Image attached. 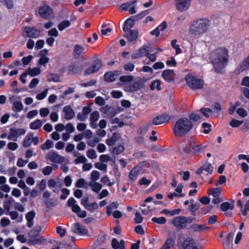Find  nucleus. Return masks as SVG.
<instances>
[{
  "label": "nucleus",
  "instance_id": "54",
  "mask_svg": "<svg viewBox=\"0 0 249 249\" xmlns=\"http://www.w3.org/2000/svg\"><path fill=\"white\" fill-rule=\"evenodd\" d=\"M148 14V12L147 10H144L142 11V12L139 13L138 14L135 15L133 17V18L135 19V21H137L145 16H146Z\"/></svg>",
  "mask_w": 249,
  "mask_h": 249
},
{
  "label": "nucleus",
  "instance_id": "53",
  "mask_svg": "<svg viewBox=\"0 0 249 249\" xmlns=\"http://www.w3.org/2000/svg\"><path fill=\"white\" fill-rule=\"evenodd\" d=\"M98 208V205L96 202H93L91 204H89L88 206H86V209L91 212H93Z\"/></svg>",
  "mask_w": 249,
  "mask_h": 249
},
{
  "label": "nucleus",
  "instance_id": "39",
  "mask_svg": "<svg viewBox=\"0 0 249 249\" xmlns=\"http://www.w3.org/2000/svg\"><path fill=\"white\" fill-rule=\"evenodd\" d=\"M118 134L116 133H114L111 137L106 140V143L108 146H112L117 141Z\"/></svg>",
  "mask_w": 249,
  "mask_h": 249
},
{
  "label": "nucleus",
  "instance_id": "17",
  "mask_svg": "<svg viewBox=\"0 0 249 249\" xmlns=\"http://www.w3.org/2000/svg\"><path fill=\"white\" fill-rule=\"evenodd\" d=\"M91 111V108L90 107H84L82 109V111L78 113L77 119L80 121H85L88 118V115Z\"/></svg>",
  "mask_w": 249,
  "mask_h": 249
},
{
  "label": "nucleus",
  "instance_id": "31",
  "mask_svg": "<svg viewBox=\"0 0 249 249\" xmlns=\"http://www.w3.org/2000/svg\"><path fill=\"white\" fill-rule=\"evenodd\" d=\"M73 52L74 55L77 57L86 53L85 49L82 46L77 44L74 46Z\"/></svg>",
  "mask_w": 249,
  "mask_h": 249
},
{
  "label": "nucleus",
  "instance_id": "41",
  "mask_svg": "<svg viewBox=\"0 0 249 249\" xmlns=\"http://www.w3.org/2000/svg\"><path fill=\"white\" fill-rule=\"evenodd\" d=\"M161 82L160 80H155L153 81L150 85V88L151 90L157 89L158 90L161 89Z\"/></svg>",
  "mask_w": 249,
  "mask_h": 249
},
{
  "label": "nucleus",
  "instance_id": "6",
  "mask_svg": "<svg viewBox=\"0 0 249 249\" xmlns=\"http://www.w3.org/2000/svg\"><path fill=\"white\" fill-rule=\"evenodd\" d=\"M172 224L178 230H182L186 228L185 216H178L174 217L172 220Z\"/></svg>",
  "mask_w": 249,
  "mask_h": 249
},
{
  "label": "nucleus",
  "instance_id": "20",
  "mask_svg": "<svg viewBox=\"0 0 249 249\" xmlns=\"http://www.w3.org/2000/svg\"><path fill=\"white\" fill-rule=\"evenodd\" d=\"M6 215H10L11 218L13 220H17L18 223H20L23 220L22 214H19L16 211H7L5 213Z\"/></svg>",
  "mask_w": 249,
  "mask_h": 249
},
{
  "label": "nucleus",
  "instance_id": "52",
  "mask_svg": "<svg viewBox=\"0 0 249 249\" xmlns=\"http://www.w3.org/2000/svg\"><path fill=\"white\" fill-rule=\"evenodd\" d=\"M87 156L90 159H95L97 155L94 149H90L87 151Z\"/></svg>",
  "mask_w": 249,
  "mask_h": 249
},
{
  "label": "nucleus",
  "instance_id": "57",
  "mask_svg": "<svg viewBox=\"0 0 249 249\" xmlns=\"http://www.w3.org/2000/svg\"><path fill=\"white\" fill-rule=\"evenodd\" d=\"M99 118V113L97 111H93L90 117V121L91 122H97Z\"/></svg>",
  "mask_w": 249,
  "mask_h": 249
},
{
  "label": "nucleus",
  "instance_id": "18",
  "mask_svg": "<svg viewBox=\"0 0 249 249\" xmlns=\"http://www.w3.org/2000/svg\"><path fill=\"white\" fill-rule=\"evenodd\" d=\"M25 32L27 34L28 37L36 38L40 35V31L34 27H26L24 30Z\"/></svg>",
  "mask_w": 249,
  "mask_h": 249
},
{
  "label": "nucleus",
  "instance_id": "43",
  "mask_svg": "<svg viewBox=\"0 0 249 249\" xmlns=\"http://www.w3.org/2000/svg\"><path fill=\"white\" fill-rule=\"evenodd\" d=\"M175 240L173 238H168L162 246L163 249H169L174 246Z\"/></svg>",
  "mask_w": 249,
  "mask_h": 249
},
{
  "label": "nucleus",
  "instance_id": "3",
  "mask_svg": "<svg viewBox=\"0 0 249 249\" xmlns=\"http://www.w3.org/2000/svg\"><path fill=\"white\" fill-rule=\"evenodd\" d=\"M193 126L191 121L188 119L180 118L175 124L174 132L177 136L182 137L188 133L192 129Z\"/></svg>",
  "mask_w": 249,
  "mask_h": 249
},
{
  "label": "nucleus",
  "instance_id": "47",
  "mask_svg": "<svg viewBox=\"0 0 249 249\" xmlns=\"http://www.w3.org/2000/svg\"><path fill=\"white\" fill-rule=\"evenodd\" d=\"M177 40L176 39L173 40L171 42V45L172 48L175 50L176 53L177 54H179L181 53L182 50L180 48L179 45L177 44Z\"/></svg>",
  "mask_w": 249,
  "mask_h": 249
},
{
  "label": "nucleus",
  "instance_id": "16",
  "mask_svg": "<svg viewBox=\"0 0 249 249\" xmlns=\"http://www.w3.org/2000/svg\"><path fill=\"white\" fill-rule=\"evenodd\" d=\"M139 32L136 30H129L125 32L124 37H125L128 41L132 42L137 39Z\"/></svg>",
  "mask_w": 249,
  "mask_h": 249
},
{
  "label": "nucleus",
  "instance_id": "27",
  "mask_svg": "<svg viewBox=\"0 0 249 249\" xmlns=\"http://www.w3.org/2000/svg\"><path fill=\"white\" fill-rule=\"evenodd\" d=\"M41 227L40 226H36L33 229L30 231L28 233L29 238H34L38 236L41 231Z\"/></svg>",
  "mask_w": 249,
  "mask_h": 249
},
{
  "label": "nucleus",
  "instance_id": "35",
  "mask_svg": "<svg viewBox=\"0 0 249 249\" xmlns=\"http://www.w3.org/2000/svg\"><path fill=\"white\" fill-rule=\"evenodd\" d=\"M105 80L107 82H111L115 80V72L109 71L106 72L104 75Z\"/></svg>",
  "mask_w": 249,
  "mask_h": 249
},
{
  "label": "nucleus",
  "instance_id": "58",
  "mask_svg": "<svg viewBox=\"0 0 249 249\" xmlns=\"http://www.w3.org/2000/svg\"><path fill=\"white\" fill-rule=\"evenodd\" d=\"M100 178V173L96 170H93L91 173V180L93 182L98 180Z\"/></svg>",
  "mask_w": 249,
  "mask_h": 249
},
{
  "label": "nucleus",
  "instance_id": "48",
  "mask_svg": "<svg viewBox=\"0 0 249 249\" xmlns=\"http://www.w3.org/2000/svg\"><path fill=\"white\" fill-rule=\"evenodd\" d=\"M71 25V22L69 20H64L61 22L58 25V28L60 31H63Z\"/></svg>",
  "mask_w": 249,
  "mask_h": 249
},
{
  "label": "nucleus",
  "instance_id": "49",
  "mask_svg": "<svg viewBox=\"0 0 249 249\" xmlns=\"http://www.w3.org/2000/svg\"><path fill=\"white\" fill-rule=\"evenodd\" d=\"M200 112L202 113V114L207 118H209L210 114H212L213 111L211 109L209 108H204L202 107L200 109Z\"/></svg>",
  "mask_w": 249,
  "mask_h": 249
},
{
  "label": "nucleus",
  "instance_id": "50",
  "mask_svg": "<svg viewBox=\"0 0 249 249\" xmlns=\"http://www.w3.org/2000/svg\"><path fill=\"white\" fill-rule=\"evenodd\" d=\"M151 220L153 222L159 224H163L166 222V219L164 217H154L152 218Z\"/></svg>",
  "mask_w": 249,
  "mask_h": 249
},
{
  "label": "nucleus",
  "instance_id": "24",
  "mask_svg": "<svg viewBox=\"0 0 249 249\" xmlns=\"http://www.w3.org/2000/svg\"><path fill=\"white\" fill-rule=\"evenodd\" d=\"M111 247L114 249H125L124 241L121 240L119 242L116 238H113L111 241Z\"/></svg>",
  "mask_w": 249,
  "mask_h": 249
},
{
  "label": "nucleus",
  "instance_id": "45",
  "mask_svg": "<svg viewBox=\"0 0 249 249\" xmlns=\"http://www.w3.org/2000/svg\"><path fill=\"white\" fill-rule=\"evenodd\" d=\"M53 142L50 140H47L45 143L41 145V148L43 150H48L53 146Z\"/></svg>",
  "mask_w": 249,
  "mask_h": 249
},
{
  "label": "nucleus",
  "instance_id": "59",
  "mask_svg": "<svg viewBox=\"0 0 249 249\" xmlns=\"http://www.w3.org/2000/svg\"><path fill=\"white\" fill-rule=\"evenodd\" d=\"M243 123V121L232 119L230 123V125L232 127H237Z\"/></svg>",
  "mask_w": 249,
  "mask_h": 249
},
{
  "label": "nucleus",
  "instance_id": "14",
  "mask_svg": "<svg viewBox=\"0 0 249 249\" xmlns=\"http://www.w3.org/2000/svg\"><path fill=\"white\" fill-rule=\"evenodd\" d=\"M170 119V116L168 114H162L154 117L152 120V124L157 125L163 124L168 122Z\"/></svg>",
  "mask_w": 249,
  "mask_h": 249
},
{
  "label": "nucleus",
  "instance_id": "42",
  "mask_svg": "<svg viewBox=\"0 0 249 249\" xmlns=\"http://www.w3.org/2000/svg\"><path fill=\"white\" fill-rule=\"evenodd\" d=\"M32 136V134H29L26 136L23 142V146L24 147L27 148L30 146L32 143L31 137Z\"/></svg>",
  "mask_w": 249,
  "mask_h": 249
},
{
  "label": "nucleus",
  "instance_id": "29",
  "mask_svg": "<svg viewBox=\"0 0 249 249\" xmlns=\"http://www.w3.org/2000/svg\"><path fill=\"white\" fill-rule=\"evenodd\" d=\"M124 150V147L123 145L120 144L109 149V151L112 155H119Z\"/></svg>",
  "mask_w": 249,
  "mask_h": 249
},
{
  "label": "nucleus",
  "instance_id": "12",
  "mask_svg": "<svg viewBox=\"0 0 249 249\" xmlns=\"http://www.w3.org/2000/svg\"><path fill=\"white\" fill-rule=\"evenodd\" d=\"M47 158L52 162L61 163L64 161V157L59 155L55 152H50L47 155Z\"/></svg>",
  "mask_w": 249,
  "mask_h": 249
},
{
  "label": "nucleus",
  "instance_id": "9",
  "mask_svg": "<svg viewBox=\"0 0 249 249\" xmlns=\"http://www.w3.org/2000/svg\"><path fill=\"white\" fill-rule=\"evenodd\" d=\"M38 14L42 18L48 19L53 14V10L50 6L44 5L40 7Z\"/></svg>",
  "mask_w": 249,
  "mask_h": 249
},
{
  "label": "nucleus",
  "instance_id": "37",
  "mask_svg": "<svg viewBox=\"0 0 249 249\" xmlns=\"http://www.w3.org/2000/svg\"><path fill=\"white\" fill-rule=\"evenodd\" d=\"M14 203H15V200L12 197H10L8 200L4 201L3 207L6 212L10 211L11 207Z\"/></svg>",
  "mask_w": 249,
  "mask_h": 249
},
{
  "label": "nucleus",
  "instance_id": "19",
  "mask_svg": "<svg viewBox=\"0 0 249 249\" xmlns=\"http://www.w3.org/2000/svg\"><path fill=\"white\" fill-rule=\"evenodd\" d=\"M203 171L207 172L209 174H212L213 172V167L212 166L211 163L208 161H206L199 169L196 171V174L199 175L201 174Z\"/></svg>",
  "mask_w": 249,
  "mask_h": 249
},
{
  "label": "nucleus",
  "instance_id": "1",
  "mask_svg": "<svg viewBox=\"0 0 249 249\" xmlns=\"http://www.w3.org/2000/svg\"><path fill=\"white\" fill-rule=\"evenodd\" d=\"M210 59L214 71L220 73L226 66L229 59L228 50L225 48L217 49L211 53Z\"/></svg>",
  "mask_w": 249,
  "mask_h": 249
},
{
  "label": "nucleus",
  "instance_id": "8",
  "mask_svg": "<svg viewBox=\"0 0 249 249\" xmlns=\"http://www.w3.org/2000/svg\"><path fill=\"white\" fill-rule=\"evenodd\" d=\"M189 145L190 148L193 150V154L197 155L203 152V151L207 148V145H203L202 144H197L195 142H189Z\"/></svg>",
  "mask_w": 249,
  "mask_h": 249
},
{
  "label": "nucleus",
  "instance_id": "63",
  "mask_svg": "<svg viewBox=\"0 0 249 249\" xmlns=\"http://www.w3.org/2000/svg\"><path fill=\"white\" fill-rule=\"evenodd\" d=\"M45 204L46 208L50 209L55 207L56 205V203L52 199H49L45 201Z\"/></svg>",
  "mask_w": 249,
  "mask_h": 249
},
{
  "label": "nucleus",
  "instance_id": "51",
  "mask_svg": "<svg viewBox=\"0 0 249 249\" xmlns=\"http://www.w3.org/2000/svg\"><path fill=\"white\" fill-rule=\"evenodd\" d=\"M190 229L193 230L195 231H203L204 225H198L197 224H193L190 226Z\"/></svg>",
  "mask_w": 249,
  "mask_h": 249
},
{
  "label": "nucleus",
  "instance_id": "60",
  "mask_svg": "<svg viewBox=\"0 0 249 249\" xmlns=\"http://www.w3.org/2000/svg\"><path fill=\"white\" fill-rule=\"evenodd\" d=\"M124 68L126 71H132L134 70L135 65L131 62H128L124 65Z\"/></svg>",
  "mask_w": 249,
  "mask_h": 249
},
{
  "label": "nucleus",
  "instance_id": "22",
  "mask_svg": "<svg viewBox=\"0 0 249 249\" xmlns=\"http://www.w3.org/2000/svg\"><path fill=\"white\" fill-rule=\"evenodd\" d=\"M36 216L35 211H31L26 214L25 218L27 220V226L28 228H32L34 225V219Z\"/></svg>",
  "mask_w": 249,
  "mask_h": 249
},
{
  "label": "nucleus",
  "instance_id": "21",
  "mask_svg": "<svg viewBox=\"0 0 249 249\" xmlns=\"http://www.w3.org/2000/svg\"><path fill=\"white\" fill-rule=\"evenodd\" d=\"M65 113L64 118L67 120L72 119L75 116V113L70 106H65L63 110Z\"/></svg>",
  "mask_w": 249,
  "mask_h": 249
},
{
  "label": "nucleus",
  "instance_id": "4",
  "mask_svg": "<svg viewBox=\"0 0 249 249\" xmlns=\"http://www.w3.org/2000/svg\"><path fill=\"white\" fill-rule=\"evenodd\" d=\"M185 80L188 86L193 90L200 89L203 88L204 80L192 74H187Z\"/></svg>",
  "mask_w": 249,
  "mask_h": 249
},
{
  "label": "nucleus",
  "instance_id": "62",
  "mask_svg": "<svg viewBox=\"0 0 249 249\" xmlns=\"http://www.w3.org/2000/svg\"><path fill=\"white\" fill-rule=\"evenodd\" d=\"M39 112L41 117H46L49 115L50 110L47 107H42L40 109Z\"/></svg>",
  "mask_w": 249,
  "mask_h": 249
},
{
  "label": "nucleus",
  "instance_id": "64",
  "mask_svg": "<svg viewBox=\"0 0 249 249\" xmlns=\"http://www.w3.org/2000/svg\"><path fill=\"white\" fill-rule=\"evenodd\" d=\"M237 113L241 117L244 118L248 115L247 111L243 108L240 107L237 109Z\"/></svg>",
  "mask_w": 249,
  "mask_h": 249
},
{
  "label": "nucleus",
  "instance_id": "26",
  "mask_svg": "<svg viewBox=\"0 0 249 249\" xmlns=\"http://www.w3.org/2000/svg\"><path fill=\"white\" fill-rule=\"evenodd\" d=\"M234 201L232 200L231 203L225 202L222 203L220 206V209L223 212L229 210L232 211L234 208Z\"/></svg>",
  "mask_w": 249,
  "mask_h": 249
},
{
  "label": "nucleus",
  "instance_id": "7",
  "mask_svg": "<svg viewBox=\"0 0 249 249\" xmlns=\"http://www.w3.org/2000/svg\"><path fill=\"white\" fill-rule=\"evenodd\" d=\"M179 249H198L196 241L192 238H187L182 244L179 245Z\"/></svg>",
  "mask_w": 249,
  "mask_h": 249
},
{
  "label": "nucleus",
  "instance_id": "13",
  "mask_svg": "<svg viewBox=\"0 0 249 249\" xmlns=\"http://www.w3.org/2000/svg\"><path fill=\"white\" fill-rule=\"evenodd\" d=\"M72 231L75 233L79 235H86L88 232V229L79 223H74L72 227Z\"/></svg>",
  "mask_w": 249,
  "mask_h": 249
},
{
  "label": "nucleus",
  "instance_id": "25",
  "mask_svg": "<svg viewBox=\"0 0 249 249\" xmlns=\"http://www.w3.org/2000/svg\"><path fill=\"white\" fill-rule=\"evenodd\" d=\"M141 171V168L137 166L133 168L129 175L130 179L132 181L136 180L139 175Z\"/></svg>",
  "mask_w": 249,
  "mask_h": 249
},
{
  "label": "nucleus",
  "instance_id": "40",
  "mask_svg": "<svg viewBox=\"0 0 249 249\" xmlns=\"http://www.w3.org/2000/svg\"><path fill=\"white\" fill-rule=\"evenodd\" d=\"M10 130L13 132V133L18 138L20 135H22L25 134L26 130L22 128H17L15 127L11 128Z\"/></svg>",
  "mask_w": 249,
  "mask_h": 249
},
{
  "label": "nucleus",
  "instance_id": "56",
  "mask_svg": "<svg viewBox=\"0 0 249 249\" xmlns=\"http://www.w3.org/2000/svg\"><path fill=\"white\" fill-rule=\"evenodd\" d=\"M87 183L85 182V179L81 178L79 179L75 184V186L77 188H86L87 187L85 186V185H86Z\"/></svg>",
  "mask_w": 249,
  "mask_h": 249
},
{
  "label": "nucleus",
  "instance_id": "32",
  "mask_svg": "<svg viewBox=\"0 0 249 249\" xmlns=\"http://www.w3.org/2000/svg\"><path fill=\"white\" fill-rule=\"evenodd\" d=\"M43 124L40 120L37 119L30 124V128L33 130H36L40 128Z\"/></svg>",
  "mask_w": 249,
  "mask_h": 249
},
{
  "label": "nucleus",
  "instance_id": "23",
  "mask_svg": "<svg viewBox=\"0 0 249 249\" xmlns=\"http://www.w3.org/2000/svg\"><path fill=\"white\" fill-rule=\"evenodd\" d=\"M83 68L82 67L78 64H72L68 67V72L71 73L72 74H76L80 73Z\"/></svg>",
  "mask_w": 249,
  "mask_h": 249
},
{
  "label": "nucleus",
  "instance_id": "34",
  "mask_svg": "<svg viewBox=\"0 0 249 249\" xmlns=\"http://www.w3.org/2000/svg\"><path fill=\"white\" fill-rule=\"evenodd\" d=\"M89 185L91 187L92 191L96 193H98L102 188V185L101 184L94 181H91Z\"/></svg>",
  "mask_w": 249,
  "mask_h": 249
},
{
  "label": "nucleus",
  "instance_id": "2",
  "mask_svg": "<svg viewBox=\"0 0 249 249\" xmlns=\"http://www.w3.org/2000/svg\"><path fill=\"white\" fill-rule=\"evenodd\" d=\"M210 27V21L205 18H200L193 21L189 27V33L200 36L206 33Z\"/></svg>",
  "mask_w": 249,
  "mask_h": 249
},
{
  "label": "nucleus",
  "instance_id": "61",
  "mask_svg": "<svg viewBox=\"0 0 249 249\" xmlns=\"http://www.w3.org/2000/svg\"><path fill=\"white\" fill-rule=\"evenodd\" d=\"M101 141V139L98 137H94L93 140H89L87 142L88 144L91 146L94 147L95 145Z\"/></svg>",
  "mask_w": 249,
  "mask_h": 249
},
{
  "label": "nucleus",
  "instance_id": "15",
  "mask_svg": "<svg viewBox=\"0 0 249 249\" xmlns=\"http://www.w3.org/2000/svg\"><path fill=\"white\" fill-rule=\"evenodd\" d=\"M174 74L173 70L167 69L162 71L161 76L165 81L170 83L174 81Z\"/></svg>",
  "mask_w": 249,
  "mask_h": 249
},
{
  "label": "nucleus",
  "instance_id": "38",
  "mask_svg": "<svg viewBox=\"0 0 249 249\" xmlns=\"http://www.w3.org/2000/svg\"><path fill=\"white\" fill-rule=\"evenodd\" d=\"M200 208V204L199 203L191 204L188 208L189 210L191 212V214L195 216L196 215V211Z\"/></svg>",
  "mask_w": 249,
  "mask_h": 249
},
{
  "label": "nucleus",
  "instance_id": "28",
  "mask_svg": "<svg viewBox=\"0 0 249 249\" xmlns=\"http://www.w3.org/2000/svg\"><path fill=\"white\" fill-rule=\"evenodd\" d=\"M135 19L134 18H129L127 19L124 25L123 31L126 32L127 31L131 30L130 29L134 24Z\"/></svg>",
  "mask_w": 249,
  "mask_h": 249
},
{
  "label": "nucleus",
  "instance_id": "10",
  "mask_svg": "<svg viewBox=\"0 0 249 249\" xmlns=\"http://www.w3.org/2000/svg\"><path fill=\"white\" fill-rule=\"evenodd\" d=\"M102 63L100 60H96L93 64L88 68L85 71V74L89 75L97 72L102 67Z\"/></svg>",
  "mask_w": 249,
  "mask_h": 249
},
{
  "label": "nucleus",
  "instance_id": "30",
  "mask_svg": "<svg viewBox=\"0 0 249 249\" xmlns=\"http://www.w3.org/2000/svg\"><path fill=\"white\" fill-rule=\"evenodd\" d=\"M26 71L28 75H30L32 77H34L39 75L41 73V70L39 68H28Z\"/></svg>",
  "mask_w": 249,
  "mask_h": 249
},
{
  "label": "nucleus",
  "instance_id": "46",
  "mask_svg": "<svg viewBox=\"0 0 249 249\" xmlns=\"http://www.w3.org/2000/svg\"><path fill=\"white\" fill-rule=\"evenodd\" d=\"M119 79L121 82L125 85L127 83L132 81L133 80V77L131 75H124L121 76Z\"/></svg>",
  "mask_w": 249,
  "mask_h": 249
},
{
  "label": "nucleus",
  "instance_id": "36",
  "mask_svg": "<svg viewBox=\"0 0 249 249\" xmlns=\"http://www.w3.org/2000/svg\"><path fill=\"white\" fill-rule=\"evenodd\" d=\"M23 108V105L21 101H16L13 104V110L15 112H20Z\"/></svg>",
  "mask_w": 249,
  "mask_h": 249
},
{
  "label": "nucleus",
  "instance_id": "55",
  "mask_svg": "<svg viewBox=\"0 0 249 249\" xmlns=\"http://www.w3.org/2000/svg\"><path fill=\"white\" fill-rule=\"evenodd\" d=\"M95 167L96 168L100 170L103 171L105 172H107V165L106 164H104L101 162H97L95 164Z\"/></svg>",
  "mask_w": 249,
  "mask_h": 249
},
{
  "label": "nucleus",
  "instance_id": "5",
  "mask_svg": "<svg viewBox=\"0 0 249 249\" xmlns=\"http://www.w3.org/2000/svg\"><path fill=\"white\" fill-rule=\"evenodd\" d=\"M143 86V82L141 79H136L132 84L125 85L124 89L125 91L129 92L139 90Z\"/></svg>",
  "mask_w": 249,
  "mask_h": 249
},
{
  "label": "nucleus",
  "instance_id": "33",
  "mask_svg": "<svg viewBox=\"0 0 249 249\" xmlns=\"http://www.w3.org/2000/svg\"><path fill=\"white\" fill-rule=\"evenodd\" d=\"M222 190L220 188H211L209 189L208 194L213 197H219L221 194Z\"/></svg>",
  "mask_w": 249,
  "mask_h": 249
},
{
  "label": "nucleus",
  "instance_id": "11",
  "mask_svg": "<svg viewBox=\"0 0 249 249\" xmlns=\"http://www.w3.org/2000/svg\"><path fill=\"white\" fill-rule=\"evenodd\" d=\"M192 0H176V7L180 12H183L188 9Z\"/></svg>",
  "mask_w": 249,
  "mask_h": 249
},
{
  "label": "nucleus",
  "instance_id": "44",
  "mask_svg": "<svg viewBox=\"0 0 249 249\" xmlns=\"http://www.w3.org/2000/svg\"><path fill=\"white\" fill-rule=\"evenodd\" d=\"M44 239L42 237H40L38 238H30L28 240V243L29 245H35L37 244H41L42 241H44Z\"/></svg>",
  "mask_w": 249,
  "mask_h": 249
}]
</instances>
